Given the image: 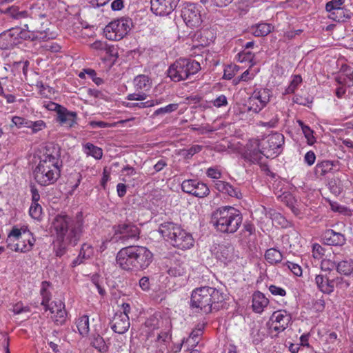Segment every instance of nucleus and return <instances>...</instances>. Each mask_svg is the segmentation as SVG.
<instances>
[{
	"instance_id": "nucleus-32",
	"label": "nucleus",
	"mask_w": 353,
	"mask_h": 353,
	"mask_svg": "<svg viewBox=\"0 0 353 353\" xmlns=\"http://www.w3.org/2000/svg\"><path fill=\"white\" fill-rule=\"evenodd\" d=\"M91 345L99 352L105 353L108 351V345L103 338L98 333L92 334L90 338Z\"/></svg>"
},
{
	"instance_id": "nucleus-54",
	"label": "nucleus",
	"mask_w": 353,
	"mask_h": 353,
	"mask_svg": "<svg viewBox=\"0 0 353 353\" xmlns=\"http://www.w3.org/2000/svg\"><path fill=\"white\" fill-rule=\"evenodd\" d=\"M284 266H286L292 272L298 276H300L302 275V269L300 265H299L296 263L287 261L285 263L283 264Z\"/></svg>"
},
{
	"instance_id": "nucleus-43",
	"label": "nucleus",
	"mask_w": 353,
	"mask_h": 353,
	"mask_svg": "<svg viewBox=\"0 0 353 353\" xmlns=\"http://www.w3.org/2000/svg\"><path fill=\"white\" fill-rule=\"evenodd\" d=\"M299 125L301 127L303 133L307 139L308 145H313L316 141L315 137H314V131L307 125H305L303 121H298Z\"/></svg>"
},
{
	"instance_id": "nucleus-44",
	"label": "nucleus",
	"mask_w": 353,
	"mask_h": 353,
	"mask_svg": "<svg viewBox=\"0 0 353 353\" xmlns=\"http://www.w3.org/2000/svg\"><path fill=\"white\" fill-rule=\"evenodd\" d=\"M233 0H200V2L208 6L224 8L230 5Z\"/></svg>"
},
{
	"instance_id": "nucleus-22",
	"label": "nucleus",
	"mask_w": 353,
	"mask_h": 353,
	"mask_svg": "<svg viewBox=\"0 0 353 353\" xmlns=\"http://www.w3.org/2000/svg\"><path fill=\"white\" fill-rule=\"evenodd\" d=\"M77 114L76 112L69 111L63 107L57 116V121L61 125H65L69 128L74 127L77 123Z\"/></svg>"
},
{
	"instance_id": "nucleus-50",
	"label": "nucleus",
	"mask_w": 353,
	"mask_h": 353,
	"mask_svg": "<svg viewBox=\"0 0 353 353\" xmlns=\"http://www.w3.org/2000/svg\"><path fill=\"white\" fill-rule=\"evenodd\" d=\"M292 100L294 103L303 106H307L312 102V99L309 96L306 97L300 94L295 95Z\"/></svg>"
},
{
	"instance_id": "nucleus-15",
	"label": "nucleus",
	"mask_w": 353,
	"mask_h": 353,
	"mask_svg": "<svg viewBox=\"0 0 353 353\" xmlns=\"http://www.w3.org/2000/svg\"><path fill=\"white\" fill-rule=\"evenodd\" d=\"M46 311L49 310L52 314L51 318L57 325H63L67 319V312L65 304L61 300L53 301L44 307Z\"/></svg>"
},
{
	"instance_id": "nucleus-59",
	"label": "nucleus",
	"mask_w": 353,
	"mask_h": 353,
	"mask_svg": "<svg viewBox=\"0 0 353 353\" xmlns=\"http://www.w3.org/2000/svg\"><path fill=\"white\" fill-rule=\"evenodd\" d=\"M206 174L208 177L214 179H219L221 177V172L216 168H209L206 171Z\"/></svg>"
},
{
	"instance_id": "nucleus-28",
	"label": "nucleus",
	"mask_w": 353,
	"mask_h": 353,
	"mask_svg": "<svg viewBox=\"0 0 353 353\" xmlns=\"http://www.w3.org/2000/svg\"><path fill=\"white\" fill-rule=\"evenodd\" d=\"M214 187L219 192L226 194L232 197L239 199L242 196L237 188H234L232 185L225 181H217L215 182Z\"/></svg>"
},
{
	"instance_id": "nucleus-61",
	"label": "nucleus",
	"mask_w": 353,
	"mask_h": 353,
	"mask_svg": "<svg viewBox=\"0 0 353 353\" xmlns=\"http://www.w3.org/2000/svg\"><path fill=\"white\" fill-rule=\"evenodd\" d=\"M147 98V94L144 92H138L129 94L126 99L130 101H144Z\"/></svg>"
},
{
	"instance_id": "nucleus-63",
	"label": "nucleus",
	"mask_w": 353,
	"mask_h": 353,
	"mask_svg": "<svg viewBox=\"0 0 353 353\" xmlns=\"http://www.w3.org/2000/svg\"><path fill=\"white\" fill-rule=\"evenodd\" d=\"M316 160V155L314 152L309 151L304 156V161L308 165H312Z\"/></svg>"
},
{
	"instance_id": "nucleus-20",
	"label": "nucleus",
	"mask_w": 353,
	"mask_h": 353,
	"mask_svg": "<svg viewBox=\"0 0 353 353\" xmlns=\"http://www.w3.org/2000/svg\"><path fill=\"white\" fill-rule=\"evenodd\" d=\"M112 330L118 334L126 332L130 325L129 316L125 314H115L111 323Z\"/></svg>"
},
{
	"instance_id": "nucleus-8",
	"label": "nucleus",
	"mask_w": 353,
	"mask_h": 353,
	"mask_svg": "<svg viewBox=\"0 0 353 353\" xmlns=\"http://www.w3.org/2000/svg\"><path fill=\"white\" fill-rule=\"evenodd\" d=\"M114 234L110 241L127 244L130 241L137 240L139 238L140 229L130 221L120 222L113 226Z\"/></svg>"
},
{
	"instance_id": "nucleus-37",
	"label": "nucleus",
	"mask_w": 353,
	"mask_h": 353,
	"mask_svg": "<svg viewBox=\"0 0 353 353\" xmlns=\"http://www.w3.org/2000/svg\"><path fill=\"white\" fill-rule=\"evenodd\" d=\"M83 150L87 155L92 156L95 159H101L103 157L102 149L91 143L88 142L83 145Z\"/></svg>"
},
{
	"instance_id": "nucleus-18",
	"label": "nucleus",
	"mask_w": 353,
	"mask_h": 353,
	"mask_svg": "<svg viewBox=\"0 0 353 353\" xmlns=\"http://www.w3.org/2000/svg\"><path fill=\"white\" fill-rule=\"evenodd\" d=\"M169 241L174 247L181 250L190 249L193 246L194 242L192 234L183 229L177 232Z\"/></svg>"
},
{
	"instance_id": "nucleus-9",
	"label": "nucleus",
	"mask_w": 353,
	"mask_h": 353,
	"mask_svg": "<svg viewBox=\"0 0 353 353\" xmlns=\"http://www.w3.org/2000/svg\"><path fill=\"white\" fill-rule=\"evenodd\" d=\"M133 27V22L128 17H122L110 22L104 28V34L108 40L119 41L128 34Z\"/></svg>"
},
{
	"instance_id": "nucleus-19",
	"label": "nucleus",
	"mask_w": 353,
	"mask_h": 353,
	"mask_svg": "<svg viewBox=\"0 0 353 353\" xmlns=\"http://www.w3.org/2000/svg\"><path fill=\"white\" fill-rule=\"evenodd\" d=\"M270 320L276 323L274 330L276 332H282L285 330L292 321L290 313L285 310H280L273 312L270 317Z\"/></svg>"
},
{
	"instance_id": "nucleus-30",
	"label": "nucleus",
	"mask_w": 353,
	"mask_h": 353,
	"mask_svg": "<svg viewBox=\"0 0 353 353\" xmlns=\"http://www.w3.org/2000/svg\"><path fill=\"white\" fill-rule=\"evenodd\" d=\"M92 254L93 250L92 246L87 243H83L81 245L78 256L72 261L71 266L74 268L81 265L85 260L90 259L92 256Z\"/></svg>"
},
{
	"instance_id": "nucleus-53",
	"label": "nucleus",
	"mask_w": 353,
	"mask_h": 353,
	"mask_svg": "<svg viewBox=\"0 0 353 353\" xmlns=\"http://www.w3.org/2000/svg\"><path fill=\"white\" fill-rule=\"evenodd\" d=\"M324 248L319 243H314L312 245V256L314 259L319 260L324 256Z\"/></svg>"
},
{
	"instance_id": "nucleus-56",
	"label": "nucleus",
	"mask_w": 353,
	"mask_h": 353,
	"mask_svg": "<svg viewBox=\"0 0 353 353\" xmlns=\"http://www.w3.org/2000/svg\"><path fill=\"white\" fill-rule=\"evenodd\" d=\"M213 105L216 108H222L228 105L227 97L224 94L218 96L215 99L212 101Z\"/></svg>"
},
{
	"instance_id": "nucleus-24",
	"label": "nucleus",
	"mask_w": 353,
	"mask_h": 353,
	"mask_svg": "<svg viewBox=\"0 0 353 353\" xmlns=\"http://www.w3.org/2000/svg\"><path fill=\"white\" fill-rule=\"evenodd\" d=\"M323 239L328 245H343L345 243L344 235L333 230H327L323 234Z\"/></svg>"
},
{
	"instance_id": "nucleus-23",
	"label": "nucleus",
	"mask_w": 353,
	"mask_h": 353,
	"mask_svg": "<svg viewBox=\"0 0 353 353\" xmlns=\"http://www.w3.org/2000/svg\"><path fill=\"white\" fill-rule=\"evenodd\" d=\"M181 229L180 225L172 221H166L160 224L159 232L169 241L171 238L174 237V235L176 234L177 232H180Z\"/></svg>"
},
{
	"instance_id": "nucleus-51",
	"label": "nucleus",
	"mask_w": 353,
	"mask_h": 353,
	"mask_svg": "<svg viewBox=\"0 0 353 353\" xmlns=\"http://www.w3.org/2000/svg\"><path fill=\"white\" fill-rule=\"evenodd\" d=\"M333 281V287L335 286L342 290H345L349 288L350 283L347 280L344 279L341 276H337L334 279H332Z\"/></svg>"
},
{
	"instance_id": "nucleus-58",
	"label": "nucleus",
	"mask_w": 353,
	"mask_h": 353,
	"mask_svg": "<svg viewBox=\"0 0 353 353\" xmlns=\"http://www.w3.org/2000/svg\"><path fill=\"white\" fill-rule=\"evenodd\" d=\"M269 290L271 294L274 296H284L286 295V291L285 289L275 285H270L269 286Z\"/></svg>"
},
{
	"instance_id": "nucleus-39",
	"label": "nucleus",
	"mask_w": 353,
	"mask_h": 353,
	"mask_svg": "<svg viewBox=\"0 0 353 353\" xmlns=\"http://www.w3.org/2000/svg\"><path fill=\"white\" fill-rule=\"evenodd\" d=\"M339 84L345 85L349 90V92L353 94V71L350 74H341L336 78Z\"/></svg>"
},
{
	"instance_id": "nucleus-27",
	"label": "nucleus",
	"mask_w": 353,
	"mask_h": 353,
	"mask_svg": "<svg viewBox=\"0 0 353 353\" xmlns=\"http://www.w3.org/2000/svg\"><path fill=\"white\" fill-rule=\"evenodd\" d=\"M328 14V18L337 22H347L352 17V13L343 8H335L326 10Z\"/></svg>"
},
{
	"instance_id": "nucleus-55",
	"label": "nucleus",
	"mask_w": 353,
	"mask_h": 353,
	"mask_svg": "<svg viewBox=\"0 0 353 353\" xmlns=\"http://www.w3.org/2000/svg\"><path fill=\"white\" fill-rule=\"evenodd\" d=\"M46 128V123L43 120H37L35 121H32L30 129L32 134L37 133L38 132L45 129Z\"/></svg>"
},
{
	"instance_id": "nucleus-46",
	"label": "nucleus",
	"mask_w": 353,
	"mask_h": 353,
	"mask_svg": "<svg viewBox=\"0 0 353 353\" xmlns=\"http://www.w3.org/2000/svg\"><path fill=\"white\" fill-rule=\"evenodd\" d=\"M179 105L177 103H170L165 107L160 108L156 110L153 113V117H157L160 114H165L171 113L178 109Z\"/></svg>"
},
{
	"instance_id": "nucleus-10",
	"label": "nucleus",
	"mask_w": 353,
	"mask_h": 353,
	"mask_svg": "<svg viewBox=\"0 0 353 353\" xmlns=\"http://www.w3.org/2000/svg\"><path fill=\"white\" fill-rule=\"evenodd\" d=\"M272 92L268 88L256 89L248 99L249 111L259 113L270 101Z\"/></svg>"
},
{
	"instance_id": "nucleus-2",
	"label": "nucleus",
	"mask_w": 353,
	"mask_h": 353,
	"mask_svg": "<svg viewBox=\"0 0 353 353\" xmlns=\"http://www.w3.org/2000/svg\"><path fill=\"white\" fill-rule=\"evenodd\" d=\"M51 229L55 235L56 242L75 246L83 232L82 215L77 214L72 218L68 215L58 214L52 222Z\"/></svg>"
},
{
	"instance_id": "nucleus-16",
	"label": "nucleus",
	"mask_w": 353,
	"mask_h": 353,
	"mask_svg": "<svg viewBox=\"0 0 353 353\" xmlns=\"http://www.w3.org/2000/svg\"><path fill=\"white\" fill-rule=\"evenodd\" d=\"M180 0H151V10L156 15L166 16L177 7Z\"/></svg>"
},
{
	"instance_id": "nucleus-7",
	"label": "nucleus",
	"mask_w": 353,
	"mask_h": 353,
	"mask_svg": "<svg viewBox=\"0 0 353 353\" xmlns=\"http://www.w3.org/2000/svg\"><path fill=\"white\" fill-rule=\"evenodd\" d=\"M8 247L15 252H26L32 250L35 239L30 231L14 228L9 233L8 239Z\"/></svg>"
},
{
	"instance_id": "nucleus-60",
	"label": "nucleus",
	"mask_w": 353,
	"mask_h": 353,
	"mask_svg": "<svg viewBox=\"0 0 353 353\" xmlns=\"http://www.w3.org/2000/svg\"><path fill=\"white\" fill-rule=\"evenodd\" d=\"M239 60L241 62L243 61H251L254 58V54L250 51H245L244 50L243 52L238 54Z\"/></svg>"
},
{
	"instance_id": "nucleus-38",
	"label": "nucleus",
	"mask_w": 353,
	"mask_h": 353,
	"mask_svg": "<svg viewBox=\"0 0 353 353\" xmlns=\"http://www.w3.org/2000/svg\"><path fill=\"white\" fill-rule=\"evenodd\" d=\"M255 37H265L271 32L272 27L270 23H261L252 27Z\"/></svg>"
},
{
	"instance_id": "nucleus-52",
	"label": "nucleus",
	"mask_w": 353,
	"mask_h": 353,
	"mask_svg": "<svg viewBox=\"0 0 353 353\" xmlns=\"http://www.w3.org/2000/svg\"><path fill=\"white\" fill-rule=\"evenodd\" d=\"M203 149V146L200 145H193L190 148L183 150V154L185 158H191L193 155L199 153Z\"/></svg>"
},
{
	"instance_id": "nucleus-48",
	"label": "nucleus",
	"mask_w": 353,
	"mask_h": 353,
	"mask_svg": "<svg viewBox=\"0 0 353 353\" xmlns=\"http://www.w3.org/2000/svg\"><path fill=\"white\" fill-rule=\"evenodd\" d=\"M185 272V268L183 264H176L169 268L168 273L172 276L176 277L182 276Z\"/></svg>"
},
{
	"instance_id": "nucleus-45",
	"label": "nucleus",
	"mask_w": 353,
	"mask_h": 353,
	"mask_svg": "<svg viewBox=\"0 0 353 353\" xmlns=\"http://www.w3.org/2000/svg\"><path fill=\"white\" fill-rule=\"evenodd\" d=\"M302 78L300 75L293 76L292 80L290 85L285 90V94H292L297 89L298 86L301 83Z\"/></svg>"
},
{
	"instance_id": "nucleus-34",
	"label": "nucleus",
	"mask_w": 353,
	"mask_h": 353,
	"mask_svg": "<svg viewBox=\"0 0 353 353\" xmlns=\"http://www.w3.org/2000/svg\"><path fill=\"white\" fill-rule=\"evenodd\" d=\"M265 259L271 265H275L281 262L282 253L276 248L268 249L265 252Z\"/></svg>"
},
{
	"instance_id": "nucleus-64",
	"label": "nucleus",
	"mask_w": 353,
	"mask_h": 353,
	"mask_svg": "<svg viewBox=\"0 0 353 353\" xmlns=\"http://www.w3.org/2000/svg\"><path fill=\"white\" fill-rule=\"evenodd\" d=\"M91 48L97 50H107L108 44L101 41L97 40L91 44Z\"/></svg>"
},
{
	"instance_id": "nucleus-40",
	"label": "nucleus",
	"mask_w": 353,
	"mask_h": 353,
	"mask_svg": "<svg viewBox=\"0 0 353 353\" xmlns=\"http://www.w3.org/2000/svg\"><path fill=\"white\" fill-rule=\"evenodd\" d=\"M77 327L79 332L83 336H86L89 332V318L87 315L80 317L77 323Z\"/></svg>"
},
{
	"instance_id": "nucleus-35",
	"label": "nucleus",
	"mask_w": 353,
	"mask_h": 353,
	"mask_svg": "<svg viewBox=\"0 0 353 353\" xmlns=\"http://www.w3.org/2000/svg\"><path fill=\"white\" fill-rule=\"evenodd\" d=\"M134 83L137 90L147 91L151 87L150 79L145 74H140L136 77Z\"/></svg>"
},
{
	"instance_id": "nucleus-1",
	"label": "nucleus",
	"mask_w": 353,
	"mask_h": 353,
	"mask_svg": "<svg viewBox=\"0 0 353 353\" xmlns=\"http://www.w3.org/2000/svg\"><path fill=\"white\" fill-rule=\"evenodd\" d=\"M61 166V148L57 144L50 143L33 172L34 178L43 186L53 184L60 176Z\"/></svg>"
},
{
	"instance_id": "nucleus-29",
	"label": "nucleus",
	"mask_w": 353,
	"mask_h": 353,
	"mask_svg": "<svg viewBox=\"0 0 353 353\" xmlns=\"http://www.w3.org/2000/svg\"><path fill=\"white\" fill-rule=\"evenodd\" d=\"M269 300L261 292H255L252 295V308L256 313H261L264 308L268 306Z\"/></svg>"
},
{
	"instance_id": "nucleus-33",
	"label": "nucleus",
	"mask_w": 353,
	"mask_h": 353,
	"mask_svg": "<svg viewBox=\"0 0 353 353\" xmlns=\"http://www.w3.org/2000/svg\"><path fill=\"white\" fill-rule=\"evenodd\" d=\"M333 264L336 265V271L341 274L345 276H349L353 272V260H343L339 262H333Z\"/></svg>"
},
{
	"instance_id": "nucleus-21",
	"label": "nucleus",
	"mask_w": 353,
	"mask_h": 353,
	"mask_svg": "<svg viewBox=\"0 0 353 353\" xmlns=\"http://www.w3.org/2000/svg\"><path fill=\"white\" fill-rule=\"evenodd\" d=\"M12 32L17 34L16 40L20 43V39L23 40H45L47 37L46 34L42 32H30L26 30H21L19 28H12Z\"/></svg>"
},
{
	"instance_id": "nucleus-47",
	"label": "nucleus",
	"mask_w": 353,
	"mask_h": 353,
	"mask_svg": "<svg viewBox=\"0 0 353 353\" xmlns=\"http://www.w3.org/2000/svg\"><path fill=\"white\" fill-rule=\"evenodd\" d=\"M29 214L34 219H41L42 208L39 203H32L29 210Z\"/></svg>"
},
{
	"instance_id": "nucleus-25",
	"label": "nucleus",
	"mask_w": 353,
	"mask_h": 353,
	"mask_svg": "<svg viewBox=\"0 0 353 353\" xmlns=\"http://www.w3.org/2000/svg\"><path fill=\"white\" fill-rule=\"evenodd\" d=\"M315 284L319 291L324 294H330L334 292L332 279H330L326 275L316 274L314 278Z\"/></svg>"
},
{
	"instance_id": "nucleus-17",
	"label": "nucleus",
	"mask_w": 353,
	"mask_h": 353,
	"mask_svg": "<svg viewBox=\"0 0 353 353\" xmlns=\"http://www.w3.org/2000/svg\"><path fill=\"white\" fill-rule=\"evenodd\" d=\"M216 259L224 265H228L238 259L234 248L231 244L219 245L214 253Z\"/></svg>"
},
{
	"instance_id": "nucleus-62",
	"label": "nucleus",
	"mask_w": 353,
	"mask_h": 353,
	"mask_svg": "<svg viewBox=\"0 0 353 353\" xmlns=\"http://www.w3.org/2000/svg\"><path fill=\"white\" fill-rule=\"evenodd\" d=\"M344 2L345 0H332L326 3L325 10H329L335 8H342L341 6Z\"/></svg>"
},
{
	"instance_id": "nucleus-4",
	"label": "nucleus",
	"mask_w": 353,
	"mask_h": 353,
	"mask_svg": "<svg viewBox=\"0 0 353 353\" xmlns=\"http://www.w3.org/2000/svg\"><path fill=\"white\" fill-rule=\"evenodd\" d=\"M225 294L219 290L210 286L196 288L192 292L191 305L208 314L218 311L220 304L225 300Z\"/></svg>"
},
{
	"instance_id": "nucleus-13",
	"label": "nucleus",
	"mask_w": 353,
	"mask_h": 353,
	"mask_svg": "<svg viewBox=\"0 0 353 353\" xmlns=\"http://www.w3.org/2000/svg\"><path fill=\"white\" fill-rule=\"evenodd\" d=\"M182 190L196 197L203 198L210 194L208 185L196 179L185 180L181 183Z\"/></svg>"
},
{
	"instance_id": "nucleus-6",
	"label": "nucleus",
	"mask_w": 353,
	"mask_h": 353,
	"mask_svg": "<svg viewBox=\"0 0 353 353\" xmlns=\"http://www.w3.org/2000/svg\"><path fill=\"white\" fill-rule=\"evenodd\" d=\"M201 70L200 63L191 59L180 58L168 68V77L175 82L186 80Z\"/></svg>"
},
{
	"instance_id": "nucleus-41",
	"label": "nucleus",
	"mask_w": 353,
	"mask_h": 353,
	"mask_svg": "<svg viewBox=\"0 0 353 353\" xmlns=\"http://www.w3.org/2000/svg\"><path fill=\"white\" fill-rule=\"evenodd\" d=\"M50 285V283L48 281H45L41 283L40 294L42 297L41 305L44 307L49 304L48 303L51 299V293L48 290Z\"/></svg>"
},
{
	"instance_id": "nucleus-26",
	"label": "nucleus",
	"mask_w": 353,
	"mask_h": 353,
	"mask_svg": "<svg viewBox=\"0 0 353 353\" xmlns=\"http://www.w3.org/2000/svg\"><path fill=\"white\" fill-rule=\"evenodd\" d=\"M17 34L12 32V29L5 31L0 34V49L8 50L19 44V41L16 40Z\"/></svg>"
},
{
	"instance_id": "nucleus-12",
	"label": "nucleus",
	"mask_w": 353,
	"mask_h": 353,
	"mask_svg": "<svg viewBox=\"0 0 353 353\" xmlns=\"http://www.w3.org/2000/svg\"><path fill=\"white\" fill-rule=\"evenodd\" d=\"M284 142V136L281 133L276 132L269 135L267 140L261 144L264 156L267 158L276 157L281 152Z\"/></svg>"
},
{
	"instance_id": "nucleus-57",
	"label": "nucleus",
	"mask_w": 353,
	"mask_h": 353,
	"mask_svg": "<svg viewBox=\"0 0 353 353\" xmlns=\"http://www.w3.org/2000/svg\"><path fill=\"white\" fill-rule=\"evenodd\" d=\"M151 104H152L150 102H148V101L144 102H139V103H131L128 102L125 103V106L128 108H139V109H143L146 108H150Z\"/></svg>"
},
{
	"instance_id": "nucleus-31",
	"label": "nucleus",
	"mask_w": 353,
	"mask_h": 353,
	"mask_svg": "<svg viewBox=\"0 0 353 353\" xmlns=\"http://www.w3.org/2000/svg\"><path fill=\"white\" fill-rule=\"evenodd\" d=\"M335 167L336 165L334 161L328 160L323 161L316 165L314 172L317 176H323L329 173L333 172L335 170Z\"/></svg>"
},
{
	"instance_id": "nucleus-11",
	"label": "nucleus",
	"mask_w": 353,
	"mask_h": 353,
	"mask_svg": "<svg viewBox=\"0 0 353 353\" xmlns=\"http://www.w3.org/2000/svg\"><path fill=\"white\" fill-rule=\"evenodd\" d=\"M181 17L187 26L197 28L202 23L201 11L194 3H185L181 10Z\"/></svg>"
},
{
	"instance_id": "nucleus-3",
	"label": "nucleus",
	"mask_w": 353,
	"mask_h": 353,
	"mask_svg": "<svg viewBox=\"0 0 353 353\" xmlns=\"http://www.w3.org/2000/svg\"><path fill=\"white\" fill-rule=\"evenodd\" d=\"M153 253L145 246L130 245L117 254L116 262L124 271L139 272L147 269L153 261Z\"/></svg>"
},
{
	"instance_id": "nucleus-36",
	"label": "nucleus",
	"mask_w": 353,
	"mask_h": 353,
	"mask_svg": "<svg viewBox=\"0 0 353 353\" xmlns=\"http://www.w3.org/2000/svg\"><path fill=\"white\" fill-rule=\"evenodd\" d=\"M281 201L292 210L295 215L300 214V210L298 208L297 201L290 193H284L281 196Z\"/></svg>"
},
{
	"instance_id": "nucleus-14",
	"label": "nucleus",
	"mask_w": 353,
	"mask_h": 353,
	"mask_svg": "<svg viewBox=\"0 0 353 353\" xmlns=\"http://www.w3.org/2000/svg\"><path fill=\"white\" fill-rule=\"evenodd\" d=\"M263 146L258 139H252L246 144V150L243 154L245 161L251 163H259L264 156Z\"/></svg>"
},
{
	"instance_id": "nucleus-5",
	"label": "nucleus",
	"mask_w": 353,
	"mask_h": 353,
	"mask_svg": "<svg viewBox=\"0 0 353 353\" xmlns=\"http://www.w3.org/2000/svg\"><path fill=\"white\" fill-rule=\"evenodd\" d=\"M241 212L231 206L218 208L212 214V222L214 228L223 233L233 234L242 223Z\"/></svg>"
},
{
	"instance_id": "nucleus-42",
	"label": "nucleus",
	"mask_w": 353,
	"mask_h": 353,
	"mask_svg": "<svg viewBox=\"0 0 353 353\" xmlns=\"http://www.w3.org/2000/svg\"><path fill=\"white\" fill-rule=\"evenodd\" d=\"M5 13L8 14L12 18L15 19L26 18L28 16L26 10L19 11L17 6H11L7 8Z\"/></svg>"
},
{
	"instance_id": "nucleus-49",
	"label": "nucleus",
	"mask_w": 353,
	"mask_h": 353,
	"mask_svg": "<svg viewBox=\"0 0 353 353\" xmlns=\"http://www.w3.org/2000/svg\"><path fill=\"white\" fill-rule=\"evenodd\" d=\"M239 67L236 65H228L224 69L223 78L225 79H232L239 71Z\"/></svg>"
}]
</instances>
